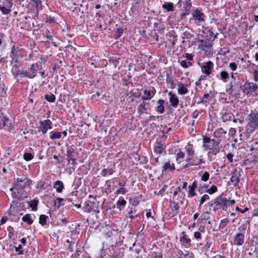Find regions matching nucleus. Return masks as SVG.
<instances>
[{
	"label": "nucleus",
	"mask_w": 258,
	"mask_h": 258,
	"mask_svg": "<svg viewBox=\"0 0 258 258\" xmlns=\"http://www.w3.org/2000/svg\"><path fill=\"white\" fill-rule=\"evenodd\" d=\"M247 123L245 126L244 131L240 134L239 140L242 142L249 138L254 131L258 130V112L252 111L247 117Z\"/></svg>",
	"instance_id": "nucleus-1"
},
{
	"label": "nucleus",
	"mask_w": 258,
	"mask_h": 258,
	"mask_svg": "<svg viewBox=\"0 0 258 258\" xmlns=\"http://www.w3.org/2000/svg\"><path fill=\"white\" fill-rule=\"evenodd\" d=\"M203 147L204 150L212 151L214 154L219 153L222 147V144H220V140H211L206 136H203Z\"/></svg>",
	"instance_id": "nucleus-2"
},
{
	"label": "nucleus",
	"mask_w": 258,
	"mask_h": 258,
	"mask_svg": "<svg viewBox=\"0 0 258 258\" xmlns=\"http://www.w3.org/2000/svg\"><path fill=\"white\" fill-rule=\"evenodd\" d=\"M214 204L215 206L213 208V211L215 212L220 209L224 210V207H228L227 199L222 195L218 196L215 199Z\"/></svg>",
	"instance_id": "nucleus-3"
},
{
	"label": "nucleus",
	"mask_w": 258,
	"mask_h": 258,
	"mask_svg": "<svg viewBox=\"0 0 258 258\" xmlns=\"http://www.w3.org/2000/svg\"><path fill=\"white\" fill-rule=\"evenodd\" d=\"M192 17L190 20L194 19L196 23L204 22L205 15L202 12L201 10L199 9H197L194 10L191 13Z\"/></svg>",
	"instance_id": "nucleus-4"
},
{
	"label": "nucleus",
	"mask_w": 258,
	"mask_h": 258,
	"mask_svg": "<svg viewBox=\"0 0 258 258\" xmlns=\"http://www.w3.org/2000/svg\"><path fill=\"white\" fill-rule=\"evenodd\" d=\"M20 50L21 49L19 46L13 45L12 47L10 56L12 61H14L16 64L19 62V59L21 56Z\"/></svg>",
	"instance_id": "nucleus-5"
},
{
	"label": "nucleus",
	"mask_w": 258,
	"mask_h": 258,
	"mask_svg": "<svg viewBox=\"0 0 258 258\" xmlns=\"http://www.w3.org/2000/svg\"><path fill=\"white\" fill-rule=\"evenodd\" d=\"M29 181L27 178L21 179L17 178V181L15 183V187L16 190L18 191L17 192H19L20 191L22 190L25 187L29 185Z\"/></svg>",
	"instance_id": "nucleus-6"
},
{
	"label": "nucleus",
	"mask_w": 258,
	"mask_h": 258,
	"mask_svg": "<svg viewBox=\"0 0 258 258\" xmlns=\"http://www.w3.org/2000/svg\"><path fill=\"white\" fill-rule=\"evenodd\" d=\"M185 150L186 153L187 154V157L185 159L186 162H197L198 160H195V158L194 157L195 155V153L194 149L192 147V145L189 144H188V145L185 147Z\"/></svg>",
	"instance_id": "nucleus-7"
},
{
	"label": "nucleus",
	"mask_w": 258,
	"mask_h": 258,
	"mask_svg": "<svg viewBox=\"0 0 258 258\" xmlns=\"http://www.w3.org/2000/svg\"><path fill=\"white\" fill-rule=\"evenodd\" d=\"M52 128V122L49 119L44 120L40 123L39 130L42 132L43 134H45L48 129Z\"/></svg>",
	"instance_id": "nucleus-8"
},
{
	"label": "nucleus",
	"mask_w": 258,
	"mask_h": 258,
	"mask_svg": "<svg viewBox=\"0 0 258 258\" xmlns=\"http://www.w3.org/2000/svg\"><path fill=\"white\" fill-rule=\"evenodd\" d=\"M258 89V86L256 83H247L244 85L243 92L246 94H251Z\"/></svg>",
	"instance_id": "nucleus-9"
},
{
	"label": "nucleus",
	"mask_w": 258,
	"mask_h": 258,
	"mask_svg": "<svg viewBox=\"0 0 258 258\" xmlns=\"http://www.w3.org/2000/svg\"><path fill=\"white\" fill-rule=\"evenodd\" d=\"M245 235L243 233H237L234 237L233 243L234 245L241 246L244 244Z\"/></svg>",
	"instance_id": "nucleus-10"
},
{
	"label": "nucleus",
	"mask_w": 258,
	"mask_h": 258,
	"mask_svg": "<svg viewBox=\"0 0 258 258\" xmlns=\"http://www.w3.org/2000/svg\"><path fill=\"white\" fill-rule=\"evenodd\" d=\"M240 176V173L237 170H235L233 173L232 176L230 179V181L233 184L234 186L235 187H237L238 188H240L239 185Z\"/></svg>",
	"instance_id": "nucleus-11"
},
{
	"label": "nucleus",
	"mask_w": 258,
	"mask_h": 258,
	"mask_svg": "<svg viewBox=\"0 0 258 258\" xmlns=\"http://www.w3.org/2000/svg\"><path fill=\"white\" fill-rule=\"evenodd\" d=\"M74 153V150L72 148H69L67 150V156L68 163H71L73 166L76 164V160L73 157V154Z\"/></svg>",
	"instance_id": "nucleus-12"
},
{
	"label": "nucleus",
	"mask_w": 258,
	"mask_h": 258,
	"mask_svg": "<svg viewBox=\"0 0 258 258\" xmlns=\"http://www.w3.org/2000/svg\"><path fill=\"white\" fill-rule=\"evenodd\" d=\"M213 63L212 61L209 60L207 61L202 67V72L205 74L206 76H209L211 73V69L213 68Z\"/></svg>",
	"instance_id": "nucleus-13"
},
{
	"label": "nucleus",
	"mask_w": 258,
	"mask_h": 258,
	"mask_svg": "<svg viewBox=\"0 0 258 258\" xmlns=\"http://www.w3.org/2000/svg\"><path fill=\"white\" fill-rule=\"evenodd\" d=\"M226 134L227 132L224 131L223 128L220 127L215 131L214 133V136L218 139V140H220L221 141L222 139H224L226 138L225 137V135Z\"/></svg>",
	"instance_id": "nucleus-14"
},
{
	"label": "nucleus",
	"mask_w": 258,
	"mask_h": 258,
	"mask_svg": "<svg viewBox=\"0 0 258 258\" xmlns=\"http://www.w3.org/2000/svg\"><path fill=\"white\" fill-rule=\"evenodd\" d=\"M38 67L37 63H33L29 68L28 72L29 74H30V79H33L37 76Z\"/></svg>",
	"instance_id": "nucleus-15"
},
{
	"label": "nucleus",
	"mask_w": 258,
	"mask_h": 258,
	"mask_svg": "<svg viewBox=\"0 0 258 258\" xmlns=\"http://www.w3.org/2000/svg\"><path fill=\"white\" fill-rule=\"evenodd\" d=\"M8 3V8L0 5V10L3 14L7 15L11 11V8L12 7L13 3L12 0H6Z\"/></svg>",
	"instance_id": "nucleus-16"
},
{
	"label": "nucleus",
	"mask_w": 258,
	"mask_h": 258,
	"mask_svg": "<svg viewBox=\"0 0 258 258\" xmlns=\"http://www.w3.org/2000/svg\"><path fill=\"white\" fill-rule=\"evenodd\" d=\"M168 95L170 96L169 101L171 104L172 106L174 107H176L179 103V100L177 97L172 92L168 93Z\"/></svg>",
	"instance_id": "nucleus-17"
},
{
	"label": "nucleus",
	"mask_w": 258,
	"mask_h": 258,
	"mask_svg": "<svg viewBox=\"0 0 258 258\" xmlns=\"http://www.w3.org/2000/svg\"><path fill=\"white\" fill-rule=\"evenodd\" d=\"M177 85L178 87L177 92L179 94L184 95L188 92V89L186 85L182 83H178Z\"/></svg>",
	"instance_id": "nucleus-18"
},
{
	"label": "nucleus",
	"mask_w": 258,
	"mask_h": 258,
	"mask_svg": "<svg viewBox=\"0 0 258 258\" xmlns=\"http://www.w3.org/2000/svg\"><path fill=\"white\" fill-rule=\"evenodd\" d=\"M9 118L7 115H4V113L0 110V127H4L7 125L9 121Z\"/></svg>",
	"instance_id": "nucleus-19"
},
{
	"label": "nucleus",
	"mask_w": 258,
	"mask_h": 258,
	"mask_svg": "<svg viewBox=\"0 0 258 258\" xmlns=\"http://www.w3.org/2000/svg\"><path fill=\"white\" fill-rule=\"evenodd\" d=\"M187 163H186L183 166V169H186L188 168L189 166H197V165H200L201 164H203L205 163V162L202 159H199L198 160L197 162H186Z\"/></svg>",
	"instance_id": "nucleus-20"
},
{
	"label": "nucleus",
	"mask_w": 258,
	"mask_h": 258,
	"mask_svg": "<svg viewBox=\"0 0 258 258\" xmlns=\"http://www.w3.org/2000/svg\"><path fill=\"white\" fill-rule=\"evenodd\" d=\"M164 103V100L163 99H159L157 101L158 106L156 108V111L160 113H163L164 111V107L163 104Z\"/></svg>",
	"instance_id": "nucleus-21"
},
{
	"label": "nucleus",
	"mask_w": 258,
	"mask_h": 258,
	"mask_svg": "<svg viewBox=\"0 0 258 258\" xmlns=\"http://www.w3.org/2000/svg\"><path fill=\"white\" fill-rule=\"evenodd\" d=\"M63 187V183L60 180L56 181L53 185V188H55L56 191L58 192H61Z\"/></svg>",
	"instance_id": "nucleus-22"
},
{
	"label": "nucleus",
	"mask_w": 258,
	"mask_h": 258,
	"mask_svg": "<svg viewBox=\"0 0 258 258\" xmlns=\"http://www.w3.org/2000/svg\"><path fill=\"white\" fill-rule=\"evenodd\" d=\"M163 149V145L159 142H156L154 145V151L159 154H161L162 153Z\"/></svg>",
	"instance_id": "nucleus-23"
},
{
	"label": "nucleus",
	"mask_w": 258,
	"mask_h": 258,
	"mask_svg": "<svg viewBox=\"0 0 258 258\" xmlns=\"http://www.w3.org/2000/svg\"><path fill=\"white\" fill-rule=\"evenodd\" d=\"M127 215H128L126 216V218L133 220L138 216V214H137V210L135 208L133 209L131 208L128 211Z\"/></svg>",
	"instance_id": "nucleus-24"
},
{
	"label": "nucleus",
	"mask_w": 258,
	"mask_h": 258,
	"mask_svg": "<svg viewBox=\"0 0 258 258\" xmlns=\"http://www.w3.org/2000/svg\"><path fill=\"white\" fill-rule=\"evenodd\" d=\"M197 187V181H195L191 185H189L188 186V188H189V191H188V193H189V195L191 197H194L196 195V193L195 192V189L196 188V187Z\"/></svg>",
	"instance_id": "nucleus-25"
},
{
	"label": "nucleus",
	"mask_w": 258,
	"mask_h": 258,
	"mask_svg": "<svg viewBox=\"0 0 258 258\" xmlns=\"http://www.w3.org/2000/svg\"><path fill=\"white\" fill-rule=\"evenodd\" d=\"M180 241L183 244H189L191 240L189 238H187L186 237L185 232L184 231H182L181 233Z\"/></svg>",
	"instance_id": "nucleus-26"
},
{
	"label": "nucleus",
	"mask_w": 258,
	"mask_h": 258,
	"mask_svg": "<svg viewBox=\"0 0 258 258\" xmlns=\"http://www.w3.org/2000/svg\"><path fill=\"white\" fill-rule=\"evenodd\" d=\"M162 8L166 10L167 12H172L174 9V5L171 3L167 2L162 5Z\"/></svg>",
	"instance_id": "nucleus-27"
},
{
	"label": "nucleus",
	"mask_w": 258,
	"mask_h": 258,
	"mask_svg": "<svg viewBox=\"0 0 258 258\" xmlns=\"http://www.w3.org/2000/svg\"><path fill=\"white\" fill-rule=\"evenodd\" d=\"M175 169V168L174 164L172 163V164L171 165L170 163V162L169 161L168 162L165 163L164 164V165L163 166L162 172H163L164 171H165L167 169H169L170 170L173 171V170H174Z\"/></svg>",
	"instance_id": "nucleus-28"
},
{
	"label": "nucleus",
	"mask_w": 258,
	"mask_h": 258,
	"mask_svg": "<svg viewBox=\"0 0 258 258\" xmlns=\"http://www.w3.org/2000/svg\"><path fill=\"white\" fill-rule=\"evenodd\" d=\"M229 220L227 218L222 219L220 221L219 228L220 229H224L229 223Z\"/></svg>",
	"instance_id": "nucleus-29"
},
{
	"label": "nucleus",
	"mask_w": 258,
	"mask_h": 258,
	"mask_svg": "<svg viewBox=\"0 0 258 258\" xmlns=\"http://www.w3.org/2000/svg\"><path fill=\"white\" fill-rule=\"evenodd\" d=\"M115 171L112 168L104 169L103 170H102L100 174L102 176H105L107 174L111 175Z\"/></svg>",
	"instance_id": "nucleus-30"
},
{
	"label": "nucleus",
	"mask_w": 258,
	"mask_h": 258,
	"mask_svg": "<svg viewBox=\"0 0 258 258\" xmlns=\"http://www.w3.org/2000/svg\"><path fill=\"white\" fill-rule=\"evenodd\" d=\"M61 133L60 132H51L50 133V139L52 140L60 139L61 138Z\"/></svg>",
	"instance_id": "nucleus-31"
},
{
	"label": "nucleus",
	"mask_w": 258,
	"mask_h": 258,
	"mask_svg": "<svg viewBox=\"0 0 258 258\" xmlns=\"http://www.w3.org/2000/svg\"><path fill=\"white\" fill-rule=\"evenodd\" d=\"M146 110L147 108L145 107V103L143 102L141 103L138 107V111L139 113V115L140 116L142 114L144 113Z\"/></svg>",
	"instance_id": "nucleus-32"
},
{
	"label": "nucleus",
	"mask_w": 258,
	"mask_h": 258,
	"mask_svg": "<svg viewBox=\"0 0 258 258\" xmlns=\"http://www.w3.org/2000/svg\"><path fill=\"white\" fill-rule=\"evenodd\" d=\"M179 205L178 203H174L173 206L171 207V211L172 216H174L177 215L178 212Z\"/></svg>",
	"instance_id": "nucleus-33"
},
{
	"label": "nucleus",
	"mask_w": 258,
	"mask_h": 258,
	"mask_svg": "<svg viewBox=\"0 0 258 258\" xmlns=\"http://www.w3.org/2000/svg\"><path fill=\"white\" fill-rule=\"evenodd\" d=\"M48 218L47 216L41 215L39 218V223L42 226H44L46 224L47 219Z\"/></svg>",
	"instance_id": "nucleus-34"
},
{
	"label": "nucleus",
	"mask_w": 258,
	"mask_h": 258,
	"mask_svg": "<svg viewBox=\"0 0 258 258\" xmlns=\"http://www.w3.org/2000/svg\"><path fill=\"white\" fill-rule=\"evenodd\" d=\"M28 204L30 206V207L31 208V209L32 211H36L37 207L38 206V201L37 200H33L32 201H30L28 203Z\"/></svg>",
	"instance_id": "nucleus-35"
},
{
	"label": "nucleus",
	"mask_w": 258,
	"mask_h": 258,
	"mask_svg": "<svg viewBox=\"0 0 258 258\" xmlns=\"http://www.w3.org/2000/svg\"><path fill=\"white\" fill-rule=\"evenodd\" d=\"M22 221L25 222H27L28 224L31 225L32 224L33 221L31 218L30 214H26L23 218Z\"/></svg>",
	"instance_id": "nucleus-36"
},
{
	"label": "nucleus",
	"mask_w": 258,
	"mask_h": 258,
	"mask_svg": "<svg viewBox=\"0 0 258 258\" xmlns=\"http://www.w3.org/2000/svg\"><path fill=\"white\" fill-rule=\"evenodd\" d=\"M194 35L190 33V32L186 31L184 32L181 35L182 39H190L191 37H193Z\"/></svg>",
	"instance_id": "nucleus-37"
},
{
	"label": "nucleus",
	"mask_w": 258,
	"mask_h": 258,
	"mask_svg": "<svg viewBox=\"0 0 258 258\" xmlns=\"http://www.w3.org/2000/svg\"><path fill=\"white\" fill-rule=\"evenodd\" d=\"M141 200V197L140 196H134L132 199H131V202L132 205L136 206L139 205Z\"/></svg>",
	"instance_id": "nucleus-38"
},
{
	"label": "nucleus",
	"mask_w": 258,
	"mask_h": 258,
	"mask_svg": "<svg viewBox=\"0 0 258 258\" xmlns=\"http://www.w3.org/2000/svg\"><path fill=\"white\" fill-rule=\"evenodd\" d=\"M144 93L145 95L142 97V98L144 100H150L151 99L152 96L151 95V91H148L147 90H144Z\"/></svg>",
	"instance_id": "nucleus-39"
},
{
	"label": "nucleus",
	"mask_w": 258,
	"mask_h": 258,
	"mask_svg": "<svg viewBox=\"0 0 258 258\" xmlns=\"http://www.w3.org/2000/svg\"><path fill=\"white\" fill-rule=\"evenodd\" d=\"M191 7V2L190 0H185L184 3L183 8L186 12H187Z\"/></svg>",
	"instance_id": "nucleus-40"
},
{
	"label": "nucleus",
	"mask_w": 258,
	"mask_h": 258,
	"mask_svg": "<svg viewBox=\"0 0 258 258\" xmlns=\"http://www.w3.org/2000/svg\"><path fill=\"white\" fill-rule=\"evenodd\" d=\"M45 99L48 102H54L55 100V97L52 94H46Z\"/></svg>",
	"instance_id": "nucleus-41"
},
{
	"label": "nucleus",
	"mask_w": 258,
	"mask_h": 258,
	"mask_svg": "<svg viewBox=\"0 0 258 258\" xmlns=\"http://www.w3.org/2000/svg\"><path fill=\"white\" fill-rule=\"evenodd\" d=\"M34 157V155L31 153H25L23 155V158L25 160L28 161L32 160Z\"/></svg>",
	"instance_id": "nucleus-42"
},
{
	"label": "nucleus",
	"mask_w": 258,
	"mask_h": 258,
	"mask_svg": "<svg viewBox=\"0 0 258 258\" xmlns=\"http://www.w3.org/2000/svg\"><path fill=\"white\" fill-rule=\"evenodd\" d=\"M11 71L13 75L15 76L20 75V71L18 69L16 64L12 67Z\"/></svg>",
	"instance_id": "nucleus-43"
},
{
	"label": "nucleus",
	"mask_w": 258,
	"mask_h": 258,
	"mask_svg": "<svg viewBox=\"0 0 258 258\" xmlns=\"http://www.w3.org/2000/svg\"><path fill=\"white\" fill-rule=\"evenodd\" d=\"M63 201L62 198H58L54 202V205L57 209H59L61 205V202Z\"/></svg>",
	"instance_id": "nucleus-44"
},
{
	"label": "nucleus",
	"mask_w": 258,
	"mask_h": 258,
	"mask_svg": "<svg viewBox=\"0 0 258 258\" xmlns=\"http://www.w3.org/2000/svg\"><path fill=\"white\" fill-rule=\"evenodd\" d=\"M209 199H210V197L208 195L205 194V195H203L201 197V198L200 200V206H201L202 204H203L205 202L209 200Z\"/></svg>",
	"instance_id": "nucleus-45"
},
{
	"label": "nucleus",
	"mask_w": 258,
	"mask_h": 258,
	"mask_svg": "<svg viewBox=\"0 0 258 258\" xmlns=\"http://www.w3.org/2000/svg\"><path fill=\"white\" fill-rule=\"evenodd\" d=\"M180 64L182 67H183V68H185V69L187 68L188 67V65L190 66H192V63L191 62L188 61V62H187V61L185 60H182L180 62Z\"/></svg>",
	"instance_id": "nucleus-46"
},
{
	"label": "nucleus",
	"mask_w": 258,
	"mask_h": 258,
	"mask_svg": "<svg viewBox=\"0 0 258 258\" xmlns=\"http://www.w3.org/2000/svg\"><path fill=\"white\" fill-rule=\"evenodd\" d=\"M21 78L27 77L30 79V74H29L28 71L23 70L21 71L19 75Z\"/></svg>",
	"instance_id": "nucleus-47"
},
{
	"label": "nucleus",
	"mask_w": 258,
	"mask_h": 258,
	"mask_svg": "<svg viewBox=\"0 0 258 258\" xmlns=\"http://www.w3.org/2000/svg\"><path fill=\"white\" fill-rule=\"evenodd\" d=\"M246 228H247V227H246V225L242 224L238 228V230L239 231V232H238V233H243L245 235V231L246 230Z\"/></svg>",
	"instance_id": "nucleus-48"
},
{
	"label": "nucleus",
	"mask_w": 258,
	"mask_h": 258,
	"mask_svg": "<svg viewBox=\"0 0 258 258\" xmlns=\"http://www.w3.org/2000/svg\"><path fill=\"white\" fill-rule=\"evenodd\" d=\"M217 191V187L214 185H212L210 188L207 190V192L210 195H212Z\"/></svg>",
	"instance_id": "nucleus-49"
},
{
	"label": "nucleus",
	"mask_w": 258,
	"mask_h": 258,
	"mask_svg": "<svg viewBox=\"0 0 258 258\" xmlns=\"http://www.w3.org/2000/svg\"><path fill=\"white\" fill-rule=\"evenodd\" d=\"M167 83L169 84L170 85V88L171 89H174L175 87V84L174 82V81L172 80L171 78H167L166 79Z\"/></svg>",
	"instance_id": "nucleus-50"
},
{
	"label": "nucleus",
	"mask_w": 258,
	"mask_h": 258,
	"mask_svg": "<svg viewBox=\"0 0 258 258\" xmlns=\"http://www.w3.org/2000/svg\"><path fill=\"white\" fill-rule=\"evenodd\" d=\"M209 177L210 174L207 171H205L201 177V180L206 181L209 179Z\"/></svg>",
	"instance_id": "nucleus-51"
},
{
	"label": "nucleus",
	"mask_w": 258,
	"mask_h": 258,
	"mask_svg": "<svg viewBox=\"0 0 258 258\" xmlns=\"http://www.w3.org/2000/svg\"><path fill=\"white\" fill-rule=\"evenodd\" d=\"M206 244H205V246L207 249L210 248L212 244V241L210 240L209 237H207L205 239Z\"/></svg>",
	"instance_id": "nucleus-52"
},
{
	"label": "nucleus",
	"mask_w": 258,
	"mask_h": 258,
	"mask_svg": "<svg viewBox=\"0 0 258 258\" xmlns=\"http://www.w3.org/2000/svg\"><path fill=\"white\" fill-rule=\"evenodd\" d=\"M185 156V154L183 152H179L177 153L176 158L177 161H179L180 159H183Z\"/></svg>",
	"instance_id": "nucleus-53"
},
{
	"label": "nucleus",
	"mask_w": 258,
	"mask_h": 258,
	"mask_svg": "<svg viewBox=\"0 0 258 258\" xmlns=\"http://www.w3.org/2000/svg\"><path fill=\"white\" fill-rule=\"evenodd\" d=\"M220 77L221 78V79L225 80L228 77V74L227 72L225 71H222L220 73Z\"/></svg>",
	"instance_id": "nucleus-54"
},
{
	"label": "nucleus",
	"mask_w": 258,
	"mask_h": 258,
	"mask_svg": "<svg viewBox=\"0 0 258 258\" xmlns=\"http://www.w3.org/2000/svg\"><path fill=\"white\" fill-rule=\"evenodd\" d=\"M22 246L21 244H19L18 245V246L17 247H15V250H16V251H18V254H23L24 253V251L23 250H22Z\"/></svg>",
	"instance_id": "nucleus-55"
},
{
	"label": "nucleus",
	"mask_w": 258,
	"mask_h": 258,
	"mask_svg": "<svg viewBox=\"0 0 258 258\" xmlns=\"http://www.w3.org/2000/svg\"><path fill=\"white\" fill-rule=\"evenodd\" d=\"M127 192V190L124 187H120L118 188L116 191V193L121 194L122 195H125Z\"/></svg>",
	"instance_id": "nucleus-56"
},
{
	"label": "nucleus",
	"mask_w": 258,
	"mask_h": 258,
	"mask_svg": "<svg viewBox=\"0 0 258 258\" xmlns=\"http://www.w3.org/2000/svg\"><path fill=\"white\" fill-rule=\"evenodd\" d=\"M229 68L232 71H234L237 69V64L235 62H231L229 63Z\"/></svg>",
	"instance_id": "nucleus-57"
},
{
	"label": "nucleus",
	"mask_w": 258,
	"mask_h": 258,
	"mask_svg": "<svg viewBox=\"0 0 258 258\" xmlns=\"http://www.w3.org/2000/svg\"><path fill=\"white\" fill-rule=\"evenodd\" d=\"M234 156V155L233 154L231 153H229L227 155V159L228 160L229 162L230 163H232L233 162V157Z\"/></svg>",
	"instance_id": "nucleus-58"
},
{
	"label": "nucleus",
	"mask_w": 258,
	"mask_h": 258,
	"mask_svg": "<svg viewBox=\"0 0 258 258\" xmlns=\"http://www.w3.org/2000/svg\"><path fill=\"white\" fill-rule=\"evenodd\" d=\"M126 202L124 199L118 200L117 202V204L118 205H120V206H124L126 205Z\"/></svg>",
	"instance_id": "nucleus-59"
},
{
	"label": "nucleus",
	"mask_w": 258,
	"mask_h": 258,
	"mask_svg": "<svg viewBox=\"0 0 258 258\" xmlns=\"http://www.w3.org/2000/svg\"><path fill=\"white\" fill-rule=\"evenodd\" d=\"M235 210H236V211H238V212H240L241 213H244L248 210V208H245L244 210H242L240 209L238 207H236L235 208Z\"/></svg>",
	"instance_id": "nucleus-60"
},
{
	"label": "nucleus",
	"mask_w": 258,
	"mask_h": 258,
	"mask_svg": "<svg viewBox=\"0 0 258 258\" xmlns=\"http://www.w3.org/2000/svg\"><path fill=\"white\" fill-rule=\"evenodd\" d=\"M208 158L210 159V161L212 160V159L213 158V156H215L216 154H214L213 152L212 151H209L207 154Z\"/></svg>",
	"instance_id": "nucleus-61"
},
{
	"label": "nucleus",
	"mask_w": 258,
	"mask_h": 258,
	"mask_svg": "<svg viewBox=\"0 0 258 258\" xmlns=\"http://www.w3.org/2000/svg\"><path fill=\"white\" fill-rule=\"evenodd\" d=\"M229 133L231 134V137H233L236 133V131L234 128H230L229 129Z\"/></svg>",
	"instance_id": "nucleus-62"
},
{
	"label": "nucleus",
	"mask_w": 258,
	"mask_h": 258,
	"mask_svg": "<svg viewBox=\"0 0 258 258\" xmlns=\"http://www.w3.org/2000/svg\"><path fill=\"white\" fill-rule=\"evenodd\" d=\"M194 236L196 239H200L201 238V233L199 231L195 232Z\"/></svg>",
	"instance_id": "nucleus-63"
},
{
	"label": "nucleus",
	"mask_w": 258,
	"mask_h": 258,
	"mask_svg": "<svg viewBox=\"0 0 258 258\" xmlns=\"http://www.w3.org/2000/svg\"><path fill=\"white\" fill-rule=\"evenodd\" d=\"M253 76H254V80L255 81V82H257L258 81V71H256V70H255L253 72Z\"/></svg>",
	"instance_id": "nucleus-64"
}]
</instances>
